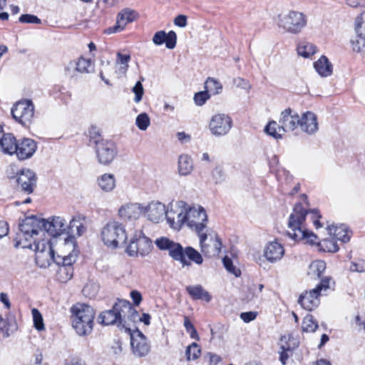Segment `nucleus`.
Here are the masks:
<instances>
[{
  "mask_svg": "<svg viewBox=\"0 0 365 365\" xmlns=\"http://www.w3.org/2000/svg\"><path fill=\"white\" fill-rule=\"evenodd\" d=\"M127 314H136L131 304L125 300L116 302L112 309L103 312L98 316V322L103 325L117 324L125 327V316Z\"/></svg>",
  "mask_w": 365,
  "mask_h": 365,
  "instance_id": "5",
  "label": "nucleus"
},
{
  "mask_svg": "<svg viewBox=\"0 0 365 365\" xmlns=\"http://www.w3.org/2000/svg\"><path fill=\"white\" fill-rule=\"evenodd\" d=\"M31 314L34 321V327L38 331H41L45 329L43 319L41 312L36 309L33 308L31 309Z\"/></svg>",
  "mask_w": 365,
  "mask_h": 365,
  "instance_id": "46",
  "label": "nucleus"
},
{
  "mask_svg": "<svg viewBox=\"0 0 365 365\" xmlns=\"http://www.w3.org/2000/svg\"><path fill=\"white\" fill-rule=\"evenodd\" d=\"M187 204L182 200L171 203L167 210L166 219L170 226L179 230L185 225Z\"/></svg>",
  "mask_w": 365,
  "mask_h": 365,
  "instance_id": "13",
  "label": "nucleus"
},
{
  "mask_svg": "<svg viewBox=\"0 0 365 365\" xmlns=\"http://www.w3.org/2000/svg\"><path fill=\"white\" fill-rule=\"evenodd\" d=\"M83 292L89 297H93L97 292V287L94 284H88L83 287Z\"/></svg>",
  "mask_w": 365,
  "mask_h": 365,
  "instance_id": "59",
  "label": "nucleus"
},
{
  "mask_svg": "<svg viewBox=\"0 0 365 365\" xmlns=\"http://www.w3.org/2000/svg\"><path fill=\"white\" fill-rule=\"evenodd\" d=\"M130 345L133 354L138 356H144L150 351V346L145 336L138 330L130 334Z\"/></svg>",
  "mask_w": 365,
  "mask_h": 365,
  "instance_id": "17",
  "label": "nucleus"
},
{
  "mask_svg": "<svg viewBox=\"0 0 365 365\" xmlns=\"http://www.w3.org/2000/svg\"><path fill=\"white\" fill-rule=\"evenodd\" d=\"M85 221L86 218L83 215H78L74 216L68 226V232L72 235L81 236L86 230Z\"/></svg>",
  "mask_w": 365,
  "mask_h": 365,
  "instance_id": "31",
  "label": "nucleus"
},
{
  "mask_svg": "<svg viewBox=\"0 0 365 365\" xmlns=\"http://www.w3.org/2000/svg\"><path fill=\"white\" fill-rule=\"evenodd\" d=\"M132 92L135 94L134 101L138 103L141 101L144 94V88L140 81H137L132 88Z\"/></svg>",
  "mask_w": 365,
  "mask_h": 365,
  "instance_id": "52",
  "label": "nucleus"
},
{
  "mask_svg": "<svg viewBox=\"0 0 365 365\" xmlns=\"http://www.w3.org/2000/svg\"><path fill=\"white\" fill-rule=\"evenodd\" d=\"M318 247L324 252H336L339 250V246L333 237L324 239L318 243Z\"/></svg>",
  "mask_w": 365,
  "mask_h": 365,
  "instance_id": "40",
  "label": "nucleus"
},
{
  "mask_svg": "<svg viewBox=\"0 0 365 365\" xmlns=\"http://www.w3.org/2000/svg\"><path fill=\"white\" fill-rule=\"evenodd\" d=\"M148 219L155 223L159 222L164 217H166L165 205L160 202H152L145 208Z\"/></svg>",
  "mask_w": 365,
  "mask_h": 365,
  "instance_id": "24",
  "label": "nucleus"
},
{
  "mask_svg": "<svg viewBox=\"0 0 365 365\" xmlns=\"http://www.w3.org/2000/svg\"><path fill=\"white\" fill-rule=\"evenodd\" d=\"M73 274V269L72 267L59 266L57 272V276L59 281L66 282L71 279Z\"/></svg>",
  "mask_w": 365,
  "mask_h": 365,
  "instance_id": "44",
  "label": "nucleus"
},
{
  "mask_svg": "<svg viewBox=\"0 0 365 365\" xmlns=\"http://www.w3.org/2000/svg\"><path fill=\"white\" fill-rule=\"evenodd\" d=\"M307 213V210L302 207L301 203L297 204L289 215L287 233L294 241L304 240L305 243L318 245L317 235L304 227Z\"/></svg>",
  "mask_w": 365,
  "mask_h": 365,
  "instance_id": "3",
  "label": "nucleus"
},
{
  "mask_svg": "<svg viewBox=\"0 0 365 365\" xmlns=\"http://www.w3.org/2000/svg\"><path fill=\"white\" fill-rule=\"evenodd\" d=\"M136 16L137 14L135 11L128 8L123 9L117 16L115 25L108 28L107 32L113 34L123 31L127 24L133 22L136 19Z\"/></svg>",
  "mask_w": 365,
  "mask_h": 365,
  "instance_id": "18",
  "label": "nucleus"
},
{
  "mask_svg": "<svg viewBox=\"0 0 365 365\" xmlns=\"http://www.w3.org/2000/svg\"><path fill=\"white\" fill-rule=\"evenodd\" d=\"M96 144V155L98 162L103 165L110 164L117 154V148L115 143L110 140H98Z\"/></svg>",
  "mask_w": 365,
  "mask_h": 365,
  "instance_id": "15",
  "label": "nucleus"
},
{
  "mask_svg": "<svg viewBox=\"0 0 365 365\" xmlns=\"http://www.w3.org/2000/svg\"><path fill=\"white\" fill-rule=\"evenodd\" d=\"M331 281V277H324L321 280V282L319 284H318L315 288H314V290L317 291V292L320 294V292L322 290H327L330 287L329 284Z\"/></svg>",
  "mask_w": 365,
  "mask_h": 365,
  "instance_id": "57",
  "label": "nucleus"
},
{
  "mask_svg": "<svg viewBox=\"0 0 365 365\" xmlns=\"http://www.w3.org/2000/svg\"><path fill=\"white\" fill-rule=\"evenodd\" d=\"M279 130L289 132L294 130L299 124V116L290 108L285 109L281 113L279 120Z\"/></svg>",
  "mask_w": 365,
  "mask_h": 365,
  "instance_id": "16",
  "label": "nucleus"
},
{
  "mask_svg": "<svg viewBox=\"0 0 365 365\" xmlns=\"http://www.w3.org/2000/svg\"><path fill=\"white\" fill-rule=\"evenodd\" d=\"M45 235L53 237L61 235L66 230V221L61 217H53L51 222L43 219Z\"/></svg>",
  "mask_w": 365,
  "mask_h": 365,
  "instance_id": "21",
  "label": "nucleus"
},
{
  "mask_svg": "<svg viewBox=\"0 0 365 365\" xmlns=\"http://www.w3.org/2000/svg\"><path fill=\"white\" fill-rule=\"evenodd\" d=\"M257 313L256 312H242L240 314V318L242 319L245 323L250 322L255 319L257 317Z\"/></svg>",
  "mask_w": 365,
  "mask_h": 365,
  "instance_id": "60",
  "label": "nucleus"
},
{
  "mask_svg": "<svg viewBox=\"0 0 365 365\" xmlns=\"http://www.w3.org/2000/svg\"><path fill=\"white\" fill-rule=\"evenodd\" d=\"M301 130L308 135H314L319 129V124L317 115L310 111H307L299 117V124Z\"/></svg>",
  "mask_w": 365,
  "mask_h": 365,
  "instance_id": "20",
  "label": "nucleus"
},
{
  "mask_svg": "<svg viewBox=\"0 0 365 365\" xmlns=\"http://www.w3.org/2000/svg\"><path fill=\"white\" fill-rule=\"evenodd\" d=\"M151 240L142 231H137L126 248V253L130 257L146 256L152 250Z\"/></svg>",
  "mask_w": 365,
  "mask_h": 365,
  "instance_id": "8",
  "label": "nucleus"
},
{
  "mask_svg": "<svg viewBox=\"0 0 365 365\" xmlns=\"http://www.w3.org/2000/svg\"><path fill=\"white\" fill-rule=\"evenodd\" d=\"M101 236L105 245L116 248L127 240L125 227L117 221H110L103 227Z\"/></svg>",
  "mask_w": 365,
  "mask_h": 365,
  "instance_id": "7",
  "label": "nucleus"
},
{
  "mask_svg": "<svg viewBox=\"0 0 365 365\" xmlns=\"http://www.w3.org/2000/svg\"><path fill=\"white\" fill-rule=\"evenodd\" d=\"M314 67L316 71L322 77L329 76L332 73V65L324 56H322L321 58L314 63Z\"/></svg>",
  "mask_w": 365,
  "mask_h": 365,
  "instance_id": "34",
  "label": "nucleus"
},
{
  "mask_svg": "<svg viewBox=\"0 0 365 365\" xmlns=\"http://www.w3.org/2000/svg\"><path fill=\"white\" fill-rule=\"evenodd\" d=\"M77 255L70 252L67 255H58L55 259V263L59 266L71 267L76 261Z\"/></svg>",
  "mask_w": 365,
  "mask_h": 365,
  "instance_id": "37",
  "label": "nucleus"
},
{
  "mask_svg": "<svg viewBox=\"0 0 365 365\" xmlns=\"http://www.w3.org/2000/svg\"><path fill=\"white\" fill-rule=\"evenodd\" d=\"M316 52V47L309 42L302 41L297 46V53L304 58H309Z\"/></svg>",
  "mask_w": 365,
  "mask_h": 365,
  "instance_id": "36",
  "label": "nucleus"
},
{
  "mask_svg": "<svg viewBox=\"0 0 365 365\" xmlns=\"http://www.w3.org/2000/svg\"><path fill=\"white\" fill-rule=\"evenodd\" d=\"M193 170V162L187 155H180L178 161V173L180 176H187Z\"/></svg>",
  "mask_w": 365,
  "mask_h": 365,
  "instance_id": "32",
  "label": "nucleus"
},
{
  "mask_svg": "<svg viewBox=\"0 0 365 365\" xmlns=\"http://www.w3.org/2000/svg\"><path fill=\"white\" fill-rule=\"evenodd\" d=\"M153 42L156 46H160L165 43L168 48L173 49L176 46L177 35L173 31H170L168 33H165L164 31H159L154 34Z\"/></svg>",
  "mask_w": 365,
  "mask_h": 365,
  "instance_id": "27",
  "label": "nucleus"
},
{
  "mask_svg": "<svg viewBox=\"0 0 365 365\" xmlns=\"http://www.w3.org/2000/svg\"><path fill=\"white\" fill-rule=\"evenodd\" d=\"M327 230L329 235L335 240L346 243L350 240L351 233L346 225L329 226Z\"/></svg>",
  "mask_w": 365,
  "mask_h": 365,
  "instance_id": "29",
  "label": "nucleus"
},
{
  "mask_svg": "<svg viewBox=\"0 0 365 365\" xmlns=\"http://www.w3.org/2000/svg\"><path fill=\"white\" fill-rule=\"evenodd\" d=\"M206 91L212 92L213 94H218L222 89V84L215 78H208L205 82Z\"/></svg>",
  "mask_w": 365,
  "mask_h": 365,
  "instance_id": "45",
  "label": "nucleus"
},
{
  "mask_svg": "<svg viewBox=\"0 0 365 365\" xmlns=\"http://www.w3.org/2000/svg\"><path fill=\"white\" fill-rule=\"evenodd\" d=\"M174 24L181 28H184L187 26V16L185 15H178L174 20Z\"/></svg>",
  "mask_w": 365,
  "mask_h": 365,
  "instance_id": "64",
  "label": "nucleus"
},
{
  "mask_svg": "<svg viewBox=\"0 0 365 365\" xmlns=\"http://www.w3.org/2000/svg\"><path fill=\"white\" fill-rule=\"evenodd\" d=\"M326 269V264L322 260L312 262L309 267V274L319 277Z\"/></svg>",
  "mask_w": 365,
  "mask_h": 365,
  "instance_id": "42",
  "label": "nucleus"
},
{
  "mask_svg": "<svg viewBox=\"0 0 365 365\" xmlns=\"http://www.w3.org/2000/svg\"><path fill=\"white\" fill-rule=\"evenodd\" d=\"M281 342L279 361L283 365H285L292 351L297 347L298 341L294 338H291L289 336L288 338L284 336L281 338Z\"/></svg>",
  "mask_w": 365,
  "mask_h": 365,
  "instance_id": "28",
  "label": "nucleus"
},
{
  "mask_svg": "<svg viewBox=\"0 0 365 365\" xmlns=\"http://www.w3.org/2000/svg\"><path fill=\"white\" fill-rule=\"evenodd\" d=\"M76 63L75 60L69 61L64 67V74L67 77L73 78L77 76L78 71L76 69Z\"/></svg>",
  "mask_w": 365,
  "mask_h": 365,
  "instance_id": "54",
  "label": "nucleus"
},
{
  "mask_svg": "<svg viewBox=\"0 0 365 365\" xmlns=\"http://www.w3.org/2000/svg\"><path fill=\"white\" fill-rule=\"evenodd\" d=\"M19 21L23 24H41V20L36 16L33 14H22Z\"/></svg>",
  "mask_w": 365,
  "mask_h": 365,
  "instance_id": "53",
  "label": "nucleus"
},
{
  "mask_svg": "<svg viewBox=\"0 0 365 365\" xmlns=\"http://www.w3.org/2000/svg\"><path fill=\"white\" fill-rule=\"evenodd\" d=\"M232 119L229 115L217 113L211 117L208 129L212 135L221 137L229 133L232 128Z\"/></svg>",
  "mask_w": 365,
  "mask_h": 365,
  "instance_id": "12",
  "label": "nucleus"
},
{
  "mask_svg": "<svg viewBox=\"0 0 365 365\" xmlns=\"http://www.w3.org/2000/svg\"><path fill=\"white\" fill-rule=\"evenodd\" d=\"M279 123L277 124L276 121H271L264 128V131L274 138H280L282 133H281L282 131L279 130Z\"/></svg>",
  "mask_w": 365,
  "mask_h": 365,
  "instance_id": "48",
  "label": "nucleus"
},
{
  "mask_svg": "<svg viewBox=\"0 0 365 365\" xmlns=\"http://www.w3.org/2000/svg\"><path fill=\"white\" fill-rule=\"evenodd\" d=\"M198 236L201 252L205 257H212L219 255L222 249V242L215 232L207 231L199 234Z\"/></svg>",
  "mask_w": 365,
  "mask_h": 365,
  "instance_id": "10",
  "label": "nucleus"
},
{
  "mask_svg": "<svg viewBox=\"0 0 365 365\" xmlns=\"http://www.w3.org/2000/svg\"><path fill=\"white\" fill-rule=\"evenodd\" d=\"M201 354V349L196 342H192L187 346L185 356L187 361L197 359Z\"/></svg>",
  "mask_w": 365,
  "mask_h": 365,
  "instance_id": "41",
  "label": "nucleus"
},
{
  "mask_svg": "<svg viewBox=\"0 0 365 365\" xmlns=\"http://www.w3.org/2000/svg\"><path fill=\"white\" fill-rule=\"evenodd\" d=\"M18 143L13 134H4L0 139V148L2 152L9 155H13L16 152Z\"/></svg>",
  "mask_w": 365,
  "mask_h": 365,
  "instance_id": "30",
  "label": "nucleus"
},
{
  "mask_svg": "<svg viewBox=\"0 0 365 365\" xmlns=\"http://www.w3.org/2000/svg\"><path fill=\"white\" fill-rule=\"evenodd\" d=\"M13 118L24 126L30 125L34 117V105L31 100L18 101L11 108Z\"/></svg>",
  "mask_w": 365,
  "mask_h": 365,
  "instance_id": "11",
  "label": "nucleus"
},
{
  "mask_svg": "<svg viewBox=\"0 0 365 365\" xmlns=\"http://www.w3.org/2000/svg\"><path fill=\"white\" fill-rule=\"evenodd\" d=\"M17 182L24 191L31 193L36 184V174L29 169L22 170L18 177Z\"/></svg>",
  "mask_w": 365,
  "mask_h": 365,
  "instance_id": "22",
  "label": "nucleus"
},
{
  "mask_svg": "<svg viewBox=\"0 0 365 365\" xmlns=\"http://www.w3.org/2000/svg\"><path fill=\"white\" fill-rule=\"evenodd\" d=\"M204 358L207 361L208 365H217L220 361V357L218 355L210 352L207 353Z\"/></svg>",
  "mask_w": 365,
  "mask_h": 365,
  "instance_id": "58",
  "label": "nucleus"
},
{
  "mask_svg": "<svg viewBox=\"0 0 365 365\" xmlns=\"http://www.w3.org/2000/svg\"><path fill=\"white\" fill-rule=\"evenodd\" d=\"M135 125L140 130H145L150 125V119L145 113L139 114L135 119Z\"/></svg>",
  "mask_w": 365,
  "mask_h": 365,
  "instance_id": "47",
  "label": "nucleus"
},
{
  "mask_svg": "<svg viewBox=\"0 0 365 365\" xmlns=\"http://www.w3.org/2000/svg\"><path fill=\"white\" fill-rule=\"evenodd\" d=\"M212 176L215 183H219L225 180V172L222 166H216L212 171Z\"/></svg>",
  "mask_w": 365,
  "mask_h": 365,
  "instance_id": "51",
  "label": "nucleus"
},
{
  "mask_svg": "<svg viewBox=\"0 0 365 365\" xmlns=\"http://www.w3.org/2000/svg\"><path fill=\"white\" fill-rule=\"evenodd\" d=\"M277 25L283 31L292 34H299L307 26V16L300 11L289 10L277 17Z\"/></svg>",
  "mask_w": 365,
  "mask_h": 365,
  "instance_id": "6",
  "label": "nucleus"
},
{
  "mask_svg": "<svg viewBox=\"0 0 365 365\" xmlns=\"http://www.w3.org/2000/svg\"><path fill=\"white\" fill-rule=\"evenodd\" d=\"M142 211L140 204L127 203L119 208L118 215L123 220L133 221L140 217Z\"/></svg>",
  "mask_w": 365,
  "mask_h": 365,
  "instance_id": "26",
  "label": "nucleus"
},
{
  "mask_svg": "<svg viewBox=\"0 0 365 365\" xmlns=\"http://www.w3.org/2000/svg\"><path fill=\"white\" fill-rule=\"evenodd\" d=\"M75 61L76 63V69H77L78 73H89L93 68L91 61L88 59L81 57L77 60H75Z\"/></svg>",
  "mask_w": 365,
  "mask_h": 365,
  "instance_id": "38",
  "label": "nucleus"
},
{
  "mask_svg": "<svg viewBox=\"0 0 365 365\" xmlns=\"http://www.w3.org/2000/svg\"><path fill=\"white\" fill-rule=\"evenodd\" d=\"M284 255V246L277 241L267 243L264 250V257L270 263L281 260Z\"/></svg>",
  "mask_w": 365,
  "mask_h": 365,
  "instance_id": "19",
  "label": "nucleus"
},
{
  "mask_svg": "<svg viewBox=\"0 0 365 365\" xmlns=\"http://www.w3.org/2000/svg\"><path fill=\"white\" fill-rule=\"evenodd\" d=\"M176 138L182 144L189 143L191 140L190 135L186 133L185 132H178L176 133Z\"/></svg>",
  "mask_w": 365,
  "mask_h": 365,
  "instance_id": "61",
  "label": "nucleus"
},
{
  "mask_svg": "<svg viewBox=\"0 0 365 365\" xmlns=\"http://www.w3.org/2000/svg\"><path fill=\"white\" fill-rule=\"evenodd\" d=\"M234 83L237 86L245 90H250L251 86L250 83L242 78H237L234 79Z\"/></svg>",
  "mask_w": 365,
  "mask_h": 365,
  "instance_id": "63",
  "label": "nucleus"
},
{
  "mask_svg": "<svg viewBox=\"0 0 365 365\" xmlns=\"http://www.w3.org/2000/svg\"><path fill=\"white\" fill-rule=\"evenodd\" d=\"M318 328V324L314 317L307 314L303 319L302 329L304 332H314Z\"/></svg>",
  "mask_w": 365,
  "mask_h": 365,
  "instance_id": "43",
  "label": "nucleus"
},
{
  "mask_svg": "<svg viewBox=\"0 0 365 365\" xmlns=\"http://www.w3.org/2000/svg\"><path fill=\"white\" fill-rule=\"evenodd\" d=\"M43 219L31 216L24 219L19 223V232L15 239V247L32 249L41 237H45Z\"/></svg>",
  "mask_w": 365,
  "mask_h": 365,
  "instance_id": "2",
  "label": "nucleus"
},
{
  "mask_svg": "<svg viewBox=\"0 0 365 365\" xmlns=\"http://www.w3.org/2000/svg\"><path fill=\"white\" fill-rule=\"evenodd\" d=\"M37 145L36 142L31 138H24L18 143L16 152L17 158L24 160L30 158L36 152Z\"/></svg>",
  "mask_w": 365,
  "mask_h": 365,
  "instance_id": "25",
  "label": "nucleus"
},
{
  "mask_svg": "<svg viewBox=\"0 0 365 365\" xmlns=\"http://www.w3.org/2000/svg\"><path fill=\"white\" fill-rule=\"evenodd\" d=\"M210 98L207 91H200L195 94L194 101L197 106H202Z\"/></svg>",
  "mask_w": 365,
  "mask_h": 365,
  "instance_id": "55",
  "label": "nucleus"
},
{
  "mask_svg": "<svg viewBox=\"0 0 365 365\" xmlns=\"http://www.w3.org/2000/svg\"><path fill=\"white\" fill-rule=\"evenodd\" d=\"M186 290L194 299H203L209 302L212 297L201 285L187 286Z\"/></svg>",
  "mask_w": 365,
  "mask_h": 365,
  "instance_id": "35",
  "label": "nucleus"
},
{
  "mask_svg": "<svg viewBox=\"0 0 365 365\" xmlns=\"http://www.w3.org/2000/svg\"><path fill=\"white\" fill-rule=\"evenodd\" d=\"M222 262L225 269L230 273L233 274L235 277H239L241 274L240 269L235 267L232 264V261L228 257H225L222 259Z\"/></svg>",
  "mask_w": 365,
  "mask_h": 365,
  "instance_id": "49",
  "label": "nucleus"
},
{
  "mask_svg": "<svg viewBox=\"0 0 365 365\" xmlns=\"http://www.w3.org/2000/svg\"><path fill=\"white\" fill-rule=\"evenodd\" d=\"M185 225L195 230L198 235L202 233L207 222L205 209L200 206H190L187 204Z\"/></svg>",
  "mask_w": 365,
  "mask_h": 365,
  "instance_id": "9",
  "label": "nucleus"
},
{
  "mask_svg": "<svg viewBox=\"0 0 365 365\" xmlns=\"http://www.w3.org/2000/svg\"><path fill=\"white\" fill-rule=\"evenodd\" d=\"M354 26L355 31L358 36L365 40V13H361V14L356 18Z\"/></svg>",
  "mask_w": 365,
  "mask_h": 365,
  "instance_id": "39",
  "label": "nucleus"
},
{
  "mask_svg": "<svg viewBox=\"0 0 365 365\" xmlns=\"http://www.w3.org/2000/svg\"><path fill=\"white\" fill-rule=\"evenodd\" d=\"M31 250L36 252V262L40 267L45 268L50 266L51 262H55L56 257L49 241H38L33 245Z\"/></svg>",
  "mask_w": 365,
  "mask_h": 365,
  "instance_id": "14",
  "label": "nucleus"
},
{
  "mask_svg": "<svg viewBox=\"0 0 365 365\" xmlns=\"http://www.w3.org/2000/svg\"><path fill=\"white\" fill-rule=\"evenodd\" d=\"M319 295L317 291L312 289L302 293L299 297L298 302L303 309L312 311L319 304Z\"/></svg>",
  "mask_w": 365,
  "mask_h": 365,
  "instance_id": "23",
  "label": "nucleus"
},
{
  "mask_svg": "<svg viewBox=\"0 0 365 365\" xmlns=\"http://www.w3.org/2000/svg\"><path fill=\"white\" fill-rule=\"evenodd\" d=\"M155 244L160 250H168L170 257L175 261L180 262L182 267H189L191 262L196 264H202L203 258L202 255L192 247L182 246L166 237H161L155 240Z\"/></svg>",
  "mask_w": 365,
  "mask_h": 365,
  "instance_id": "1",
  "label": "nucleus"
},
{
  "mask_svg": "<svg viewBox=\"0 0 365 365\" xmlns=\"http://www.w3.org/2000/svg\"><path fill=\"white\" fill-rule=\"evenodd\" d=\"M184 326L186 331L190 334V337L195 340H199L200 337L197 334V332L192 324V322L189 320L188 317H185L184 318Z\"/></svg>",
  "mask_w": 365,
  "mask_h": 365,
  "instance_id": "50",
  "label": "nucleus"
},
{
  "mask_svg": "<svg viewBox=\"0 0 365 365\" xmlns=\"http://www.w3.org/2000/svg\"><path fill=\"white\" fill-rule=\"evenodd\" d=\"M97 183L101 190L110 192L115 187V178L113 174L105 173L97 178Z\"/></svg>",
  "mask_w": 365,
  "mask_h": 365,
  "instance_id": "33",
  "label": "nucleus"
},
{
  "mask_svg": "<svg viewBox=\"0 0 365 365\" xmlns=\"http://www.w3.org/2000/svg\"><path fill=\"white\" fill-rule=\"evenodd\" d=\"M351 270L357 272H365V262L352 263L350 267Z\"/></svg>",
  "mask_w": 365,
  "mask_h": 365,
  "instance_id": "62",
  "label": "nucleus"
},
{
  "mask_svg": "<svg viewBox=\"0 0 365 365\" xmlns=\"http://www.w3.org/2000/svg\"><path fill=\"white\" fill-rule=\"evenodd\" d=\"M352 50L356 53L365 54V40L361 38V40L356 39L351 41Z\"/></svg>",
  "mask_w": 365,
  "mask_h": 365,
  "instance_id": "56",
  "label": "nucleus"
},
{
  "mask_svg": "<svg viewBox=\"0 0 365 365\" xmlns=\"http://www.w3.org/2000/svg\"><path fill=\"white\" fill-rule=\"evenodd\" d=\"M72 327L79 336L90 334L93 328L95 310L86 304L77 303L71 308Z\"/></svg>",
  "mask_w": 365,
  "mask_h": 365,
  "instance_id": "4",
  "label": "nucleus"
}]
</instances>
